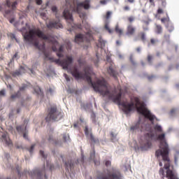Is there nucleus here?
I'll return each instance as SVG.
<instances>
[{"label":"nucleus","mask_w":179,"mask_h":179,"mask_svg":"<svg viewBox=\"0 0 179 179\" xmlns=\"http://www.w3.org/2000/svg\"><path fill=\"white\" fill-rule=\"evenodd\" d=\"M101 5H106L107 3V1L106 0H101L100 1Z\"/></svg>","instance_id":"49530a36"},{"label":"nucleus","mask_w":179,"mask_h":179,"mask_svg":"<svg viewBox=\"0 0 179 179\" xmlns=\"http://www.w3.org/2000/svg\"><path fill=\"white\" fill-rule=\"evenodd\" d=\"M166 20H167V18H162L161 19L162 23H164V22H166Z\"/></svg>","instance_id":"4d7b16f0"},{"label":"nucleus","mask_w":179,"mask_h":179,"mask_svg":"<svg viewBox=\"0 0 179 179\" xmlns=\"http://www.w3.org/2000/svg\"><path fill=\"white\" fill-rule=\"evenodd\" d=\"M17 57V53H15V54L13 55V58H16Z\"/></svg>","instance_id":"0e129e2a"},{"label":"nucleus","mask_w":179,"mask_h":179,"mask_svg":"<svg viewBox=\"0 0 179 179\" xmlns=\"http://www.w3.org/2000/svg\"><path fill=\"white\" fill-rule=\"evenodd\" d=\"M154 129L157 132H162L163 131V129H162V126H160L159 124L155 125L154 127Z\"/></svg>","instance_id":"a878e982"},{"label":"nucleus","mask_w":179,"mask_h":179,"mask_svg":"<svg viewBox=\"0 0 179 179\" xmlns=\"http://www.w3.org/2000/svg\"><path fill=\"white\" fill-rule=\"evenodd\" d=\"M65 167L66 170H69V169H73V162H72V160H70L68 162H65Z\"/></svg>","instance_id":"b1692460"},{"label":"nucleus","mask_w":179,"mask_h":179,"mask_svg":"<svg viewBox=\"0 0 179 179\" xmlns=\"http://www.w3.org/2000/svg\"><path fill=\"white\" fill-rule=\"evenodd\" d=\"M130 61H131L132 65H136V63L135 61L134 60V57H132V56L130 57Z\"/></svg>","instance_id":"ea45409f"},{"label":"nucleus","mask_w":179,"mask_h":179,"mask_svg":"<svg viewBox=\"0 0 179 179\" xmlns=\"http://www.w3.org/2000/svg\"><path fill=\"white\" fill-rule=\"evenodd\" d=\"M62 118V114L57 106H51L48 109V115L45 118L46 122L51 121H59Z\"/></svg>","instance_id":"20e7f679"},{"label":"nucleus","mask_w":179,"mask_h":179,"mask_svg":"<svg viewBox=\"0 0 179 179\" xmlns=\"http://www.w3.org/2000/svg\"><path fill=\"white\" fill-rule=\"evenodd\" d=\"M84 131H85V136L87 138H90L92 143H99V138H94V136H93V134L92 133V131H89V127L85 126Z\"/></svg>","instance_id":"9d476101"},{"label":"nucleus","mask_w":179,"mask_h":179,"mask_svg":"<svg viewBox=\"0 0 179 179\" xmlns=\"http://www.w3.org/2000/svg\"><path fill=\"white\" fill-rule=\"evenodd\" d=\"M105 165L106 166V167H108V166H111V162L106 161Z\"/></svg>","instance_id":"79ce46f5"},{"label":"nucleus","mask_w":179,"mask_h":179,"mask_svg":"<svg viewBox=\"0 0 179 179\" xmlns=\"http://www.w3.org/2000/svg\"><path fill=\"white\" fill-rule=\"evenodd\" d=\"M127 20L129 22V23H132V22L135 21V17L134 16H130L127 18Z\"/></svg>","instance_id":"72a5a7b5"},{"label":"nucleus","mask_w":179,"mask_h":179,"mask_svg":"<svg viewBox=\"0 0 179 179\" xmlns=\"http://www.w3.org/2000/svg\"><path fill=\"white\" fill-rule=\"evenodd\" d=\"M116 44H117V45H120V41H116Z\"/></svg>","instance_id":"e2e57ef3"},{"label":"nucleus","mask_w":179,"mask_h":179,"mask_svg":"<svg viewBox=\"0 0 179 179\" xmlns=\"http://www.w3.org/2000/svg\"><path fill=\"white\" fill-rule=\"evenodd\" d=\"M153 78H155V76H148V80H152V79H153Z\"/></svg>","instance_id":"5fc2aeb1"},{"label":"nucleus","mask_w":179,"mask_h":179,"mask_svg":"<svg viewBox=\"0 0 179 179\" xmlns=\"http://www.w3.org/2000/svg\"><path fill=\"white\" fill-rule=\"evenodd\" d=\"M96 155L95 151L94 150L92 153H91V158L94 157V155Z\"/></svg>","instance_id":"864d4df0"},{"label":"nucleus","mask_w":179,"mask_h":179,"mask_svg":"<svg viewBox=\"0 0 179 179\" xmlns=\"http://www.w3.org/2000/svg\"><path fill=\"white\" fill-rule=\"evenodd\" d=\"M24 72H26V71L24 70V67L20 66L19 70H16L15 71L12 73V76H20V75L24 73Z\"/></svg>","instance_id":"6ab92c4d"},{"label":"nucleus","mask_w":179,"mask_h":179,"mask_svg":"<svg viewBox=\"0 0 179 179\" xmlns=\"http://www.w3.org/2000/svg\"><path fill=\"white\" fill-rule=\"evenodd\" d=\"M159 175L161 176L162 179H164V169H163V168H161L159 169Z\"/></svg>","instance_id":"7c9ffc66"},{"label":"nucleus","mask_w":179,"mask_h":179,"mask_svg":"<svg viewBox=\"0 0 179 179\" xmlns=\"http://www.w3.org/2000/svg\"><path fill=\"white\" fill-rule=\"evenodd\" d=\"M63 16L68 22L69 27H71L68 29V31H73V30H76V29H80L79 26L73 23V17L72 16V13H71V10L66 8L64 9Z\"/></svg>","instance_id":"423d86ee"},{"label":"nucleus","mask_w":179,"mask_h":179,"mask_svg":"<svg viewBox=\"0 0 179 179\" xmlns=\"http://www.w3.org/2000/svg\"><path fill=\"white\" fill-rule=\"evenodd\" d=\"M111 16V12L108 11L106 13V19H110V17Z\"/></svg>","instance_id":"a19ab883"},{"label":"nucleus","mask_w":179,"mask_h":179,"mask_svg":"<svg viewBox=\"0 0 179 179\" xmlns=\"http://www.w3.org/2000/svg\"><path fill=\"white\" fill-rule=\"evenodd\" d=\"M99 179H122V175L120 170L113 168L111 171L108 170L106 176L101 175Z\"/></svg>","instance_id":"0eeeda50"},{"label":"nucleus","mask_w":179,"mask_h":179,"mask_svg":"<svg viewBox=\"0 0 179 179\" xmlns=\"http://www.w3.org/2000/svg\"><path fill=\"white\" fill-rule=\"evenodd\" d=\"M20 96H22L20 91H17V92L11 94L10 99V100H16V99H20Z\"/></svg>","instance_id":"aec40b11"},{"label":"nucleus","mask_w":179,"mask_h":179,"mask_svg":"<svg viewBox=\"0 0 179 179\" xmlns=\"http://www.w3.org/2000/svg\"><path fill=\"white\" fill-rule=\"evenodd\" d=\"M68 139H69V136L66 134H63V141H64V142H66Z\"/></svg>","instance_id":"c9c22d12"},{"label":"nucleus","mask_w":179,"mask_h":179,"mask_svg":"<svg viewBox=\"0 0 179 179\" xmlns=\"http://www.w3.org/2000/svg\"><path fill=\"white\" fill-rule=\"evenodd\" d=\"M80 8H84L85 10L90 9V0H85L84 1L80 2L77 4L76 11L80 15V17L83 18L86 16L85 13L80 14Z\"/></svg>","instance_id":"1a4fd4ad"},{"label":"nucleus","mask_w":179,"mask_h":179,"mask_svg":"<svg viewBox=\"0 0 179 179\" xmlns=\"http://www.w3.org/2000/svg\"><path fill=\"white\" fill-rule=\"evenodd\" d=\"M163 31V27H162V25L160 24H155V32L157 34H162Z\"/></svg>","instance_id":"5701e85b"},{"label":"nucleus","mask_w":179,"mask_h":179,"mask_svg":"<svg viewBox=\"0 0 179 179\" xmlns=\"http://www.w3.org/2000/svg\"><path fill=\"white\" fill-rule=\"evenodd\" d=\"M78 63L79 66H84V73L80 72L78 67L73 66L71 69V73L76 79H86L87 82L92 85L95 92H98L103 96H107L109 100H112L113 103H117L118 106H122L125 114H128L132 110L134 107H135L134 102L129 103L127 101H121V97H122L121 85H118L112 92H110L107 81L104 78L97 80L96 83L92 81V78L87 72V67H86V61L85 59L80 58L78 59Z\"/></svg>","instance_id":"f257e3e1"},{"label":"nucleus","mask_w":179,"mask_h":179,"mask_svg":"<svg viewBox=\"0 0 179 179\" xmlns=\"http://www.w3.org/2000/svg\"><path fill=\"white\" fill-rule=\"evenodd\" d=\"M149 2L151 6H156V4L155 3V0H149Z\"/></svg>","instance_id":"58836bf2"},{"label":"nucleus","mask_w":179,"mask_h":179,"mask_svg":"<svg viewBox=\"0 0 179 179\" xmlns=\"http://www.w3.org/2000/svg\"><path fill=\"white\" fill-rule=\"evenodd\" d=\"M84 40H85V36H83V34H78L76 35L74 41L75 43H77L78 44H79V43H83Z\"/></svg>","instance_id":"a211bd4d"},{"label":"nucleus","mask_w":179,"mask_h":179,"mask_svg":"<svg viewBox=\"0 0 179 179\" xmlns=\"http://www.w3.org/2000/svg\"><path fill=\"white\" fill-rule=\"evenodd\" d=\"M23 37L25 41L30 43V44H33L36 48H38L39 51L43 52L45 55V61L48 59L50 62H55L57 65L62 66L63 69H68L69 65L73 62V58L71 56H66V58L62 60L50 57V52H48L45 50V44L43 43L42 45H39L38 38H37V37L42 38V40H45L47 43L50 44V45H52V51H58V49L57 48V47H58V41H57V40L51 35L47 36L44 34L40 29H30L29 32L27 31L23 34Z\"/></svg>","instance_id":"f03ea898"},{"label":"nucleus","mask_w":179,"mask_h":179,"mask_svg":"<svg viewBox=\"0 0 179 179\" xmlns=\"http://www.w3.org/2000/svg\"><path fill=\"white\" fill-rule=\"evenodd\" d=\"M48 141H49V142H52V141H54V140L52 139V136H50V137H49V138H48Z\"/></svg>","instance_id":"6e6d98bb"},{"label":"nucleus","mask_w":179,"mask_h":179,"mask_svg":"<svg viewBox=\"0 0 179 179\" xmlns=\"http://www.w3.org/2000/svg\"><path fill=\"white\" fill-rule=\"evenodd\" d=\"M157 43H159V40L155 39V38L150 39V44H152V45H156V44H157Z\"/></svg>","instance_id":"c756f323"},{"label":"nucleus","mask_w":179,"mask_h":179,"mask_svg":"<svg viewBox=\"0 0 179 179\" xmlns=\"http://www.w3.org/2000/svg\"><path fill=\"white\" fill-rule=\"evenodd\" d=\"M136 51L137 52H141V48H136Z\"/></svg>","instance_id":"bf43d9fd"},{"label":"nucleus","mask_w":179,"mask_h":179,"mask_svg":"<svg viewBox=\"0 0 179 179\" xmlns=\"http://www.w3.org/2000/svg\"><path fill=\"white\" fill-rule=\"evenodd\" d=\"M0 96H5V90H2L0 91Z\"/></svg>","instance_id":"09e8293b"},{"label":"nucleus","mask_w":179,"mask_h":179,"mask_svg":"<svg viewBox=\"0 0 179 179\" xmlns=\"http://www.w3.org/2000/svg\"><path fill=\"white\" fill-rule=\"evenodd\" d=\"M62 52H64V45H61L59 48V50L57 52V57H59V58H62V57H64V55L62 54Z\"/></svg>","instance_id":"393cba45"},{"label":"nucleus","mask_w":179,"mask_h":179,"mask_svg":"<svg viewBox=\"0 0 179 179\" xmlns=\"http://www.w3.org/2000/svg\"><path fill=\"white\" fill-rule=\"evenodd\" d=\"M40 155L42 156V157H43V159H47V155L44 154V151L40 150Z\"/></svg>","instance_id":"e433bc0d"},{"label":"nucleus","mask_w":179,"mask_h":179,"mask_svg":"<svg viewBox=\"0 0 179 179\" xmlns=\"http://www.w3.org/2000/svg\"><path fill=\"white\" fill-rule=\"evenodd\" d=\"M80 122H83V121H85V120L83 118L80 117Z\"/></svg>","instance_id":"69168bd1"},{"label":"nucleus","mask_w":179,"mask_h":179,"mask_svg":"<svg viewBox=\"0 0 179 179\" xmlns=\"http://www.w3.org/2000/svg\"><path fill=\"white\" fill-rule=\"evenodd\" d=\"M130 131L134 132V131H143V124H141L140 122H138L135 125L130 127Z\"/></svg>","instance_id":"dca6fc26"},{"label":"nucleus","mask_w":179,"mask_h":179,"mask_svg":"<svg viewBox=\"0 0 179 179\" xmlns=\"http://www.w3.org/2000/svg\"><path fill=\"white\" fill-rule=\"evenodd\" d=\"M153 138H155L153 133H147L141 138L139 143L142 150H148V149L152 148V141H153Z\"/></svg>","instance_id":"39448f33"},{"label":"nucleus","mask_w":179,"mask_h":179,"mask_svg":"<svg viewBox=\"0 0 179 179\" xmlns=\"http://www.w3.org/2000/svg\"><path fill=\"white\" fill-rule=\"evenodd\" d=\"M134 41H142L143 43H145L146 34L144 31L139 32L134 38Z\"/></svg>","instance_id":"f8f14e48"},{"label":"nucleus","mask_w":179,"mask_h":179,"mask_svg":"<svg viewBox=\"0 0 179 179\" xmlns=\"http://www.w3.org/2000/svg\"><path fill=\"white\" fill-rule=\"evenodd\" d=\"M152 59H153V56H152L151 55H148L147 57L148 62L152 64Z\"/></svg>","instance_id":"473e14b6"},{"label":"nucleus","mask_w":179,"mask_h":179,"mask_svg":"<svg viewBox=\"0 0 179 179\" xmlns=\"http://www.w3.org/2000/svg\"><path fill=\"white\" fill-rule=\"evenodd\" d=\"M19 113H20V108H17V114H19Z\"/></svg>","instance_id":"338daca9"},{"label":"nucleus","mask_w":179,"mask_h":179,"mask_svg":"<svg viewBox=\"0 0 179 179\" xmlns=\"http://www.w3.org/2000/svg\"><path fill=\"white\" fill-rule=\"evenodd\" d=\"M124 10H129V6H124Z\"/></svg>","instance_id":"603ef678"},{"label":"nucleus","mask_w":179,"mask_h":179,"mask_svg":"<svg viewBox=\"0 0 179 179\" xmlns=\"http://www.w3.org/2000/svg\"><path fill=\"white\" fill-rule=\"evenodd\" d=\"M135 101V107L137 110V113L138 114H141L142 115H144L145 118L148 120H150V121L153 124L155 122V120H156V116L155 115H152V113H150V110H148V108H146V105L143 102H141V100L138 97L134 98Z\"/></svg>","instance_id":"7ed1b4c3"},{"label":"nucleus","mask_w":179,"mask_h":179,"mask_svg":"<svg viewBox=\"0 0 179 179\" xmlns=\"http://www.w3.org/2000/svg\"><path fill=\"white\" fill-rule=\"evenodd\" d=\"M1 141L6 145L7 146H10L12 145V141L9 138V135H8V133H4L1 136Z\"/></svg>","instance_id":"4468645a"},{"label":"nucleus","mask_w":179,"mask_h":179,"mask_svg":"<svg viewBox=\"0 0 179 179\" xmlns=\"http://www.w3.org/2000/svg\"><path fill=\"white\" fill-rule=\"evenodd\" d=\"M17 5V1H14L13 3L10 2L9 0H6V3L0 6V12H5L4 16L5 17H8V15H12L11 10H6L5 8H11L13 10L16 9V6Z\"/></svg>","instance_id":"6e6552de"},{"label":"nucleus","mask_w":179,"mask_h":179,"mask_svg":"<svg viewBox=\"0 0 179 179\" xmlns=\"http://www.w3.org/2000/svg\"><path fill=\"white\" fill-rule=\"evenodd\" d=\"M176 113V109H172L171 111H170V114L171 115H173V114Z\"/></svg>","instance_id":"8fccbe9b"},{"label":"nucleus","mask_w":179,"mask_h":179,"mask_svg":"<svg viewBox=\"0 0 179 179\" xmlns=\"http://www.w3.org/2000/svg\"><path fill=\"white\" fill-rule=\"evenodd\" d=\"M115 31L118 34L119 37H121L122 34H124V31L122 29L120 28V26L116 25L115 28Z\"/></svg>","instance_id":"412c9836"},{"label":"nucleus","mask_w":179,"mask_h":179,"mask_svg":"<svg viewBox=\"0 0 179 179\" xmlns=\"http://www.w3.org/2000/svg\"><path fill=\"white\" fill-rule=\"evenodd\" d=\"M45 166H44L42 171H40L38 169L34 171V174H35V176H37L38 177H41L43 176V173H45Z\"/></svg>","instance_id":"4be33fe9"},{"label":"nucleus","mask_w":179,"mask_h":179,"mask_svg":"<svg viewBox=\"0 0 179 179\" xmlns=\"http://www.w3.org/2000/svg\"><path fill=\"white\" fill-rule=\"evenodd\" d=\"M52 11L54 13H56L55 14V16H56V18L57 19H59V17H58V15H57V12H58V8H57V6H52Z\"/></svg>","instance_id":"cd10ccee"},{"label":"nucleus","mask_w":179,"mask_h":179,"mask_svg":"<svg viewBox=\"0 0 179 179\" xmlns=\"http://www.w3.org/2000/svg\"><path fill=\"white\" fill-rule=\"evenodd\" d=\"M107 71L110 76H113V78H115V79L117 78V75H118V73L115 69H114V66L113 64H110Z\"/></svg>","instance_id":"f3484780"},{"label":"nucleus","mask_w":179,"mask_h":179,"mask_svg":"<svg viewBox=\"0 0 179 179\" xmlns=\"http://www.w3.org/2000/svg\"><path fill=\"white\" fill-rule=\"evenodd\" d=\"M0 179H5V178L0 177ZM6 179H10V178H6Z\"/></svg>","instance_id":"774afa93"},{"label":"nucleus","mask_w":179,"mask_h":179,"mask_svg":"<svg viewBox=\"0 0 179 179\" xmlns=\"http://www.w3.org/2000/svg\"><path fill=\"white\" fill-rule=\"evenodd\" d=\"M179 152H177L174 157L175 163L177 164L178 160Z\"/></svg>","instance_id":"f704fd0d"},{"label":"nucleus","mask_w":179,"mask_h":179,"mask_svg":"<svg viewBox=\"0 0 179 179\" xmlns=\"http://www.w3.org/2000/svg\"><path fill=\"white\" fill-rule=\"evenodd\" d=\"M16 129L20 134H23V138L24 139H29V138L27 137V130L26 129V127H24V126H17L16 127Z\"/></svg>","instance_id":"2eb2a0df"},{"label":"nucleus","mask_w":179,"mask_h":179,"mask_svg":"<svg viewBox=\"0 0 179 179\" xmlns=\"http://www.w3.org/2000/svg\"><path fill=\"white\" fill-rule=\"evenodd\" d=\"M36 145H32L30 148V149L29 150V152L31 154L33 153V150H34V148H35Z\"/></svg>","instance_id":"4c0bfd02"},{"label":"nucleus","mask_w":179,"mask_h":179,"mask_svg":"<svg viewBox=\"0 0 179 179\" xmlns=\"http://www.w3.org/2000/svg\"><path fill=\"white\" fill-rule=\"evenodd\" d=\"M66 48H67V50H71V43H67Z\"/></svg>","instance_id":"3c124183"},{"label":"nucleus","mask_w":179,"mask_h":179,"mask_svg":"<svg viewBox=\"0 0 179 179\" xmlns=\"http://www.w3.org/2000/svg\"><path fill=\"white\" fill-rule=\"evenodd\" d=\"M157 13H158V15H162V13H163V9L158 8Z\"/></svg>","instance_id":"a18cd8bd"},{"label":"nucleus","mask_w":179,"mask_h":179,"mask_svg":"<svg viewBox=\"0 0 179 179\" xmlns=\"http://www.w3.org/2000/svg\"><path fill=\"white\" fill-rule=\"evenodd\" d=\"M127 2H129L130 3H134V2H135V0H127Z\"/></svg>","instance_id":"680f3d73"},{"label":"nucleus","mask_w":179,"mask_h":179,"mask_svg":"<svg viewBox=\"0 0 179 179\" xmlns=\"http://www.w3.org/2000/svg\"><path fill=\"white\" fill-rule=\"evenodd\" d=\"M34 90L36 94H41V88L40 87L36 86L34 88Z\"/></svg>","instance_id":"bb28decb"},{"label":"nucleus","mask_w":179,"mask_h":179,"mask_svg":"<svg viewBox=\"0 0 179 179\" xmlns=\"http://www.w3.org/2000/svg\"><path fill=\"white\" fill-rule=\"evenodd\" d=\"M110 135H111V138H112V139H115V138H116L117 136L115 135L113 132H111V133H110Z\"/></svg>","instance_id":"de8ad7c7"},{"label":"nucleus","mask_w":179,"mask_h":179,"mask_svg":"<svg viewBox=\"0 0 179 179\" xmlns=\"http://www.w3.org/2000/svg\"><path fill=\"white\" fill-rule=\"evenodd\" d=\"M31 1V0H29ZM36 4L37 5H41L43 3V0H36Z\"/></svg>","instance_id":"c03bdc74"},{"label":"nucleus","mask_w":179,"mask_h":179,"mask_svg":"<svg viewBox=\"0 0 179 179\" xmlns=\"http://www.w3.org/2000/svg\"><path fill=\"white\" fill-rule=\"evenodd\" d=\"M27 87V85L22 84V85L21 87H20L18 92H20H20H24V90H26Z\"/></svg>","instance_id":"c85d7f7f"},{"label":"nucleus","mask_w":179,"mask_h":179,"mask_svg":"<svg viewBox=\"0 0 179 179\" xmlns=\"http://www.w3.org/2000/svg\"><path fill=\"white\" fill-rule=\"evenodd\" d=\"M46 27L48 29H62V24L58 21H50L48 24H46Z\"/></svg>","instance_id":"9b49d317"},{"label":"nucleus","mask_w":179,"mask_h":179,"mask_svg":"<svg viewBox=\"0 0 179 179\" xmlns=\"http://www.w3.org/2000/svg\"><path fill=\"white\" fill-rule=\"evenodd\" d=\"M66 80H67V82L71 81V78H69V77H68L66 75L65 76Z\"/></svg>","instance_id":"13d9d810"},{"label":"nucleus","mask_w":179,"mask_h":179,"mask_svg":"<svg viewBox=\"0 0 179 179\" xmlns=\"http://www.w3.org/2000/svg\"><path fill=\"white\" fill-rule=\"evenodd\" d=\"M91 119H92V121L93 124H96V114L92 113V114L91 115Z\"/></svg>","instance_id":"2f4dec72"},{"label":"nucleus","mask_w":179,"mask_h":179,"mask_svg":"<svg viewBox=\"0 0 179 179\" xmlns=\"http://www.w3.org/2000/svg\"><path fill=\"white\" fill-rule=\"evenodd\" d=\"M105 29H106V30H108V31H109V33H111V29H110V27H108V24H106L105 25Z\"/></svg>","instance_id":"37998d69"},{"label":"nucleus","mask_w":179,"mask_h":179,"mask_svg":"<svg viewBox=\"0 0 179 179\" xmlns=\"http://www.w3.org/2000/svg\"><path fill=\"white\" fill-rule=\"evenodd\" d=\"M136 31V28L132 25V24H129L127 27L126 36H134Z\"/></svg>","instance_id":"ddd939ff"},{"label":"nucleus","mask_w":179,"mask_h":179,"mask_svg":"<svg viewBox=\"0 0 179 179\" xmlns=\"http://www.w3.org/2000/svg\"><path fill=\"white\" fill-rule=\"evenodd\" d=\"M10 23H13L15 22V19L12 18L10 20H9Z\"/></svg>","instance_id":"052dcab7"}]
</instances>
